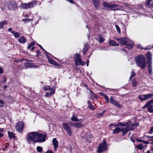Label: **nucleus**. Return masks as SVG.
I'll return each mask as SVG.
<instances>
[{
	"label": "nucleus",
	"mask_w": 153,
	"mask_h": 153,
	"mask_svg": "<svg viewBox=\"0 0 153 153\" xmlns=\"http://www.w3.org/2000/svg\"><path fill=\"white\" fill-rule=\"evenodd\" d=\"M47 135L46 133L42 134L37 131L31 132L27 135L26 140L29 144H34L38 142H42L45 141Z\"/></svg>",
	"instance_id": "f257e3e1"
},
{
	"label": "nucleus",
	"mask_w": 153,
	"mask_h": 153,
	"mask_svg": "<svg viewBox=\"0 0 153 153\" xmlns=\"http://www.w3.org/2000/svg\"><path fill=\"white\" fill-rule=\"evenodd\" d=\"M137 65L142 69H144L146 65V59L143 55H138L134 58Z\"/></svg>",
	"instance_id": "f03ea898"
},
{
	"label": "nucleus",
	"mask_w": 153,
	"mask_h": 153,
	"mask_svg": "<svg viewBox=\"0 0 153 153\" xmlns=\"http://www.w3.org/2000/svg\"><path fill=\"white\" fill-rule=\"evenodd\" d=\"M37 2V1L34 0L30 3H22L19 7L25 9L32 8L36 6Z\"/></svg>",
	"instance_id": "7ed1b4c3"
},
{
	"label": "nucleus",
	"mask_w": 153,
	"mask_h": 153,
	"mask_svg": "<svg viewBox=\"0 0 153 153\" xmlns=\"http://www.w3.org/2000/svg\"><path fill=\"white\" fill-rule=\"evenodd\" d=\"M146 56L147 59L148 65L149 66L148 71L149 74L151 75L152 73V54L150 52H148L146 53Z\"/></svg>",
	"instance_id": "20e7f679"
},
{
	"label": "nucleus",
	"mask_w": 153,
	"mask_h": 153,
	"mask_svg": "<svg viewBox=\"0 0 153 153\" xmlns=\"http://www.w3.org/2000/svg\"><path fill=\"white\" fill-rule=\"evenodd\" d=\"M107 145L105 141L100 143L98 147L97 152L98 153L106 151L107 149Z\"/></svg>",
	"instance_id": "39448f33"
},
{
	"label": "nucleus",
	"mask_w": 153,
	"mask_h": 153,
	"mask_svg": "<svg viewBox=\"0 0 153 153\" xmlns=\"http://www.w3.org/2000/svg\"><path fill=\"white\" fill-rule=\"evenodd\" d=\"M74 60L76 65H81L82 66L85 64V62L82 61L80 56L78 54L76 53L75 54Z\"/></svg>",
	"instance_id": "423d86ee"
},
{
	"label": "nucleus",
	"mask_w": 153,
	"mask_h": 153,
	"mask_svg": "<svg viewBox=\"0 0 153 153\" xmlns=\"http://www.w3.org/2000/svg\"><path fill=\"white\" fill-rule=\"evenodd\" d=\"M153 96V94L149 93L147 94L139 95V99L141 101H145L151 98Z\"/></svg>",
	"instance_id": "0eeeda50"
},
{
	"label": "nucleus",
	"mask_w": 153,
	"mask_h": 153,
	"mask_svg": "<svg viewBox=\"0 0 153 153\" xmlns=\"http://www.w3.org/2000/svg\"><path fill=\"white\" fill-rule=\"evenodd\" d=\"M63 127L64 129L66 131L67 134L70 136L72 135V133L70 128V125L67 123H63Z\"/></svg>",
	"instance_id": "6e6552de"
},
{
	"label": "nucleus",
	"mask_w": 153,
	"mask_h": 153,
	"mask_svg": "<svg viewBox=\"0 0 153 153\" xmlns=\"http://www.w3.org/2000/svg\"><path fill=\"white\" fill-rule=\"evenodd\" d=\"M45 53L46 54V56L47 57L48 61L50 64L55 65H58V63L55 61L53 60L51 58V56H52L51 54L47 52H45Z\"/></svg>",
	"instance_id": "1a4fd4ad"
},
{
	"label": "nucleus",
	"mask_w": 153,
	"mask_h": 153,
	"mask_svg": "<svg viewBox=\"0 0 153 153\" xmlns=\"http://www.w3.org/2000/svg\"><path fill=\"white\" fill-rule=\"evenodd\" d=\"M24 124L22 122H19L16 126V129L19 132H22L24 127Z\"/></svg>",
	"instance_id": "9d476101"
},
{
	"label": "nucleus",
	"mask_w": 153,
	"mask_h": 153,
	"mask_svg": "<svg viewBox=\"0 0 153 153\" xmlns=\"http://www.w3.org/2000/svg\"><path fill=\"white\" fill-rule=\"evenodd\" d=\"M117 41H119V43L122 45H125L128 40V39L126 37L114 38Z\"/></svg>",
	"instance_id": "9b49d317"
},
{
	"label": "nucleus",
	"mask_w": 153,
	"mask_h": 153,
	"mask_svg": "<svg viewBox=\"0 0 153 153\" xmlns=\"http://www.w3.org/2000/svg\"><path fill=\"white\" fill-rule=\"evenodd\" d=\"M126 123L127 125H126V126L128 127L130 131L135 128L138 126L137 123H132L130 122H127Z\"/></svg>",
	"instance_id": "f8f14e48"
},
{
	"label": "nucleus",
	"mask_w": 153,
	"mask_h": 153,
	"mask_svg": "<svg viewBox=\"0 0 153 153\" xmlns=\"http://www.w3.org/2000/svg\"><path fill=\"white\" fill-rule=\"evenodd\" d=\"M127 125L126 123H121L119 122L117 124H111L109 125V126L110 128L111 129L112 128L111 127L112 126H114L115 127L117 126H126V125Z\"/></svg>",
	"instance_id": "ddd939ff"
},
{
	"label": "nucleus",
	"mask_w": 153,
	"mask_h": 153,
	"mask_svg": "<svg viewBox=\"0 0 153 153\" xmlns=\"http://www.w3.org/2000/svg\"><path fill=\"white\" fill-rule=\"evenodd\" d=\"M125 45H126V47L128 49H131L132 48L133 46V43L132 41H130L128 39V41Z\"/></svg>",
	"instance_id": "4468645a"
},
{
	"label": "nucleus",
	"mask_w": 153,
	"mask_h": 153,
	"mask_svg": "<svg viewBox=\"0 0 153 153\" xmlns=\"http://www.w3.org/2000/svg\"><path fill=\"white\" fill-rule=\"evenodd\" d=\"M53 144L54 146V149L56 150L57 148L58 147V143L56 138H54L52 140Z\"/></svg>",
	"instance_id": "2eb2a0df"
},
{
	"label": "nucleus",
	"mask_w": 153,
	"mask_h": 153,
	"mask_svg": "<svg viewBox=\"0 0 153 153\" xmlns=\"http://www.w3.org/2000/svg\"><path fill=\"white\" fill-rule=\"evenodd\" d=\"M10 5L12 7L14 10L16 9L18 6L17 3L14 1H11L10 3Z\"/></svg>",
	"instance_id": "dca6fc26"
},
{
	"label": "nucleus",
	"mask_w": 153,
	"mask_h": 153,
	"mask_svg": "<svg viewBox=\"0 0 153 153\" xmlns=\"http://www.w3.org/2000/svg\"><path fill=\"white\" fill-rule=\"evenodd\" d=\"M92 2L95 8H97L99 6L100 0H93Z\"/></svg>",
	"instance_id": "f3484780"
},
{
	"label": "nucleus",
	"mask_w": 153,
	"mask_h": 153,
	"mask_svg": "<svg viewBox=\"0 0 153 153\" xmlns=\"http://www.w3.org/2000/svg\"><path fill=\"white\" fill-rule=\"evenodd\" d=\"M121 131H122L123 133V135L124 136L129 131H130L128 127L126 126V128H121Z\"/></svg>",
	"instance_id": "a211bd4d"
},
{
	"label": "nucleus",
	"mask_w": 153,
	"mask_h": 153,
	"mask_svg": "<svg viewBox=\"0 0 153 153\" xmlns=\"http://www.w3.org/2000/svg\"><path fill=\"white\" fill-rule=\"evenodd\" d=\"M18 41L20 43H25L26 42L27 40L24 37L22 36L18 39Z\"/></svg>",
	"instance_id": "6ab92c4d"
},
{
	"label": "nucleus",
	"mask_w": 153,
	"mask_h": 153,
	"mask_svg": "<svg viewBox=\"0 0 153 153\" xmlns=\"http://www.w3.org/2000/svg\"><path fill=\"white\" fill-rule=\"evenodd\" d=\"M71 119L72 121H80L81 122H82L83 121V120L82 119H79L78 120L77 118L76 117H75V115L74 114H73L72 116V117L71 118Z\"/></svg>",
	"instance_id": "aec40b11"
},
{
	"label": "nucleus",
	"mask_w": 153,
	"mask_h": 153,
	"mask_svg": "<svg viewBox=\"0 0 153 153\" xmlns=\"http://www.w3.org/2000/svg\"><path fill=\"white\" fill-rule=\"evenodd\" d=\"M71 125V126H74L76 128H78L81 127H84L85 126L84 124L80 123H74V124H72Z\"/></svg>",
	"instance_id": "412c9836"
},
{
	"label": "nucleus",
	"mask_w": 153,
	"mask_h": 153,
	"mask_svg": "<svg viewBox=\"0 0 153 153\" xmlns=\"http://www.w3.org/2000/svg\"><path fill=\"white\" fill-rule=\"evenodd\" d=\"M7 24V22L5 20L0 22V29H2L4 26L6 25Z\"/></svg>",
	"instance_id": "4be33fe9"
},
{
	"label": "nucleus",
	"mask_w": 153,
	"mask_h": 153,
	"mask_svg": "<svg viewBox=\"0 0 153 153\" xmlns=\"http://www.w3.org/2000/svg\"><path fill=\"white\" fill-rule=\"evenodd\" d=\"M118 5L117 4H109L108 8H110L112 10H116L117 9H114V8L115 7H118Z\"/></svg>",
	"instance_id": "5701e85b"
},
{
	"label": "nucleus",
	"mask_w": 153,
	"mask_h": 153,
	"mask_svg": "<svg viewBox=\"0 0 153 153\" xmlns=\"http://www.w3.org/2000/svg\"><path fill=\"white\" fill-rule=\"evenodd\" d=\"M121 128L119 127H116L113 130V133L114 134L118 133L119 132L121 131Z\"/></svg>",
	"instance_id": "b1692460"
},
{
	"label": "nucleus",
	"mask_w": 153,
	"mask_h": 153,
	"mask_svg": "<svg viewBox=\"0 0 153 153\" xmlns=\"http://www.w3.org/2000/svg\"><path fill=\"white\" fill-rule=\"evenodd\" d=\"M88 106L90 109L92 110H94L95 109V108L93 107L91 102L88 101Z\"/></svg>",
	"instance_id": "393cba45"
},
{
	"label": "nucleus",
	"mask_w": 153,
	"mask_h": 153,
	"mask_svg": "<svg viewBox=\"0 0 153 153\" xmlns=\"http://www.w3.org/2000/svg\"><path fill=\"white\" fill-rule=\"evenodd\" d=\"M148 111L149 112L153 113V105H149L148 108Z\"/></svg>",
	"instance_id": "a878e982"
},
{
	"label": "nucleus",
	"mask_w": 153,
	"mask_h": 153,
	"mask_svg": "<svg viewBox=\"0 0 153 153\" xmlns=\"http://www.w3.org/2000/svg\"><path fill=\"white\" fill-rule=\"evenodd\" d=\"M8 136L10 139L14 138L15 137L14 134L12 132H8Z\"/></svg>",
	"instance_id": "bb28decb"
},
{
	"label": "nucleus",
	"mask_w": 153,
	"mask_h": 153,
	"mask_svg": "<svg viewBox=\"0 0 153 153\" xmlns=\"http://www.w3.org/2000/svg\"><path fill=\"white\" fill-rule=\"evenodd\" d=\"M132 83L133 86L135 87L138 84V82L135 80V78H134L132 81Z\"/></svg>",
	"instance_id": "cd10ccee"
},
{
	"label": "nucleus",
	"mask_w": 153,
	"mask_h": 153,
	"mask_svg": "<svg viewBox=\"0 0 153 153\" xmlns=\"http://www.w3.org/2000/svg\"><path fill=\"white\" fill-rule=\"evenodd\" d=\"M113 104L116 107H118L120 108H121V105L119 104L116 101Z\"/></svg>",
	"instance_id": "c85d7f7f"
},
{
	"label": "nucleus",
	"mask_w": 153,
	"mask_h": 153,
	"mask_svg": "<svg viewBox=\"0 0 153 153\" xmlns=\"http://www.w3.org/2000/svg\"><path fill=\"white\" fill-rule=\"evenodd\" d=\"M116 42V41L112 40H110L109 42V45L113 46H114Z\"/></svg>",
	"instance_id": "c756f323"
},
{
	"label": "nucleus",
	"mask_w": 153,
	"mask_h": 153,
	"mask_svg": "<svg viewBox=\"0 0 153 153\" xmlns=\"http://www.w3.org/2000/svg\"><path fill=\"white\" fill-rule=\"evenodd\" d=\"M32 20V19H30L29 18L23 19L22 20V21L24 22L25 23H26L27 22H30L31 20Z\"/></svg>",
	"instance_id": "7c9ffc66"
},
{
	"label": "nucleus",
	"mask_w": 153,
	"mask_h": 153,
	"mask_svg": "<svg viewBox=\"0 0 153 153\" xmlns=\"http://www.w3.org/2000/svg\"><path fill=\"white\" fill-rule=\"evenodd\" d=\"M13 34L14 37L16 38H18L20 36V35L19 33L16 32L14 31Z\"/></svg>",
	"instance_id": "2f4dec72"
},
{
	"label": "nucleus",
	"mask_w": 153,
	"mask_h": 153,
	"mask_svg": "<svg viewBox=\"0 0 153 153\" xmlns=\"http://www.w3.org/2000/svg\"><path fill=\"white\" fill-rule=\"evenodd\" d=\"M37 151L38 152H41L43 150L42 148L41 147L38 146L36 147Z\"/></svg>",
	"instance_id": "473e14b6"
},
{
	"label": "nucleus",
	"mask_w": 153,
	"mask_h": 153,
	"mask_svg": "<svg viewBox=\"0 0 153 153\" xmlns=\"http://www.w3.org/2000/svg\"><path fill=\"white\" fill-rule=\"evenodd\" d=\"M110 103L112 104H113L116 101H115L114 100V97L112 96H111L110 97Z\"/></svg>",
	"instance_id": "72a5a7b5"
},
{
	"label": "nucleus",
	"mask_w": 153,
	"mask_h": 153,
	"mask_svg": "<svg viewBox=\"0 0 153 153\" xmlns=\"http://www.w3.org/2000/svg\"><path fill=\"white\" fill-rule=\"evenodd\" d=\"M115 26V27H116V30H117V32L119 33H120L121 31H120V28L118 26V25H116Z\"/></svg>",
	"instance_id": "f704fd0d"
},
{
	"label": "nucleus",
	"mask_w": 153,
	"mask_h": 153,
	"mask_svg": "<svg viewBox=\"0 0 153 153\" xmlns=\"http://www.w3.org/2000/svg\"><path fill=\"white\" fill-rule=\"evenodd\" d=\"M135 75L136 74L133 71H132L131 72V74L129 78V80H130L133 77L135 76Z\"/></svg>",
	"instance_id": "c9c22d12"
},
{
	"label": "nucleus",
	"mask_w": 153,
	"mask_h": 153,
	"mask_svg": "<svg viewBox=\"0 0 153 153\" xmlns=\"http://www.w3.org/2000/svg\"><path fill=\"white\" fill-rule=\"evenodd\" d=\"M102 4L104 7L108 8L109 4L107 3L104 2Z\"/></svg>",
	"instance_id": "e433bc0d"
},
{
	"label": "nucleus",
	"mask_w": 153,
	"mask_h": 153,
	"mask_svg": "<svg viewBox=\"0 0 153 153\" xmlns=\"http://www.w3.org/2000/svg\"><path fill=\"white\" fill-rule=\"evenodd\" d=\"M136 147L140 150H142L144 147L141 144L138 145L136 146Z\"/></svg>",
	"instance_id": "4c0bfd02"
},
{
	"label": "nucleus",
	"mask_w": 153,
	"mask_h": 153,
	"mask_svg": "<svg viewBox=\"0 0 153 153\" xmlns=\"http://www.w3.org/2000/svg\"><path fill=\"white\" fill-rule=\"evenodd\" d=\"M50 91L49 93V95L51 96L52 94H53L55 93V90L51 88V90L49 91Z\"/></svg>",
	"instance_id": "58836bf2"
},
{
	"label": "nucleus",
	"mask_w": 153,
	"mask_h": 153,
	"mask_svg": "<svg viewBox=\"0 0 153 153\" xmlns=\"http://www.w3.org/2000/svg\"><path fill=\"white\" fill-rule=\"evenodd\" d=\"M51 88L49 86H44V89L45 91H50L51 90Z\"/></svg>",
	"instance_id": "ea45409f"
},
{
	"label": "nucleus",
	"mask_w": 153,
	"mask_h": 153,
	"mask_svg": "<svg viewBox=\"0 0 153 153\" xmlns=\"http://www.w3.org/2000/svg\"><path fill=\"white\" fill-rule=\"evenodd\" d=\"M35 44V43L34 42H30V44L28 45L27 48L30 49L31 47L33 46Z\"/></svg>",
	"instance_id": "a19ab883"
},
{
	"label": "nucleus",
	"mask_w": 153,
	"mask_h": 153,
	"mask_svg": "<svg viewBox=\"0 0 153 153\" xmlns=\"http://www.w3.org/2000/svg\"><path fill=\"white\" fill-rule=\"evenodd\" d=\"M105 39L104 38H103L102 37H101L99 39V42L100 43H101L103 42Z\"/></svg>",
	"instance_id": "79ce46f5"
},
{
	"label": "nucleus",
	"mask_w": 153,
	"mask_h": 153,
	"mask_svg": "<svg viewBox=\"0 0 153 153\" xmlns=\"http://www.w3.org/2000/svg\"><path fill=\"white\" fill-rule=\"evenodd\" d=\"M105 100L107 103H108L109 102V99L108 97V96L106 95L105 97H104Z\"/></svg>",
	"instance_id": "37998d69"
},
{
	"label": "nucleus",
	"mask_w": 153,
	"mask_h": 153,
	"mask_svg": "<svg viewBox=\"0 0 153 153\" xmlns=\"http://www.w3.org/2000/svg\"><path fill=\"white\" fill-rule=\"evenodd\" d=\"M150 105V104L149 103V102H148L146 104L144 105V106L143 107V109L145 108L146 107H149V105Z\"/></svg>",
	"instance_id": "c03bdc74"
},
{
	"label": "nucleus",
	"mask_w": 153,
	"mask_h": 153,
	"mask_svg": "<svg viewBox=\"0 0 153 153\" xmlns=\"http://www.w3.org/2000/svg\"><path fill=\"white\" fill-rule=\"evenodd\" d=\"M8 31L11 32L13 34L15 31L13 30L11 28H10L8 29Z\"/></svg>",
	"instance_id": "a18cd8bd"
},
{
	"label": "nucleus",
	"mask_w": 153,
	"mask_h": 153,
	"mask_svg": "<svg viewBox=\"0 0 153 153\" xmlns=\"http://www.w3.org/2000/svg\"><path fill=\"white\" fill-rule=\"evenodd\" d=\"M100 94L102 96L104 97H105L106 95L105 94L102 92L100 93Z\"/></svg>",
	"instance_id": "49530a36"
},
{
	"label": "nucleus",
	"mask_w": 153,
	"mask_h": 153,
	"mask_svg": "<svg viewBox=\"0 0 153 153\" xmlns=\"http://www.w3.org/2000/svg\"><path fill=\"white\" fill-rule=\"evenodd\" d=\"M30 65V63H25V66L26 68H27L28 66Z\"/></svg>",
	"instance_id": "de8ad7c7"
},
{
	"label": "nucleus",
	"mask_w": 153,
	"mask_h": 153,
	"mask_svg": "<svg viewBox=\"0 0 153 153\" xmlns=\"http://www.w3.org/2000/svg\"><path fill=\"white\" fill-rule=\"evenodd\" d=\"M152 132H153V126L151 127L150 131L149 132V134H151Z\"/></svg>",
	"instance_id": "09e8293b"
},
{
	"label": "nucleus",
	"mask_w": 153,
	"mask_h": 153,
	"mask_svg": "<svg viewBox=\"0 0 153 153\" xmlns=\"http://www.w3.org/2000/svg\"><path fill=\"white\" fill-rule=\"evenodd\" d=\"M4 73V71L3 69L0 67V74H2Z\"/></svg>",
	"instance_id": "8fccbe9b"
},
{
	"label": "nucleus",
	"mask_w": 153,
	"mask_h": 153,
	"mask_svg": "<svg viewBox=\"0 0 153 153\" xmlns=\"http://www.w3.org/2000/svg\"><path fill=\"white\" fill-rule=\"evenodd\" d=\"M148 102H149L150 104L151 103H153V98L150 100Z\"/></svg>",
	"instance_id": "3c124183"
},
{
	"label": "nucleus",
	"mask_w": 153,
	"mask_h": 153,
	"mask_svg": "<svg viewBox=\"0 0 153 153\" xmlns=\"http://www.w3.org/2000/svg\"><path fill=\"white\" fill-rule=\"evenodd\" d=\"M45 153H53V152L52 151L49 150L47 151Z\"/></svg>",
	"instance_id": "603ef678"
},
{
	"label": "nucleus",
	"mask_w": 153,
	"mask_h": 153,
	"mask_svg": "<svg viewBox=\"0 0 153 153\" xmlns=\"http://www.w3.org/2000/svg\"><path fill=\"white\" fill-rule=\"evenodd\" d=\"M49 94H50V93H49V92L46 93V94H45V97H48L49 96H50L49 95Z\"/></svg>",
	"instance_id": "864d4df0"
},
{
	"label": "nucleus",
	"mask_w": 153,
	"mask_h": 153,
	"mask_svg": "<svg viewBox=\"0 0 153 153\" xmlns=\"http://www.w3.org/2000/svg\"><path fill=\"white\" fill-rule=\"evenodd\" d=\"M38 45L39 46V47H40L45 52H47L40 45Z\"/></svg>",
	"instance_id": "5fc2aeb1"
},
{
	"label": "nucleus",
	"mask_w": 153,
	"mask_h": 153,
	"mask_svg": "<svg viewBox=\"0 0 153 153\" xmlns=\"http://www.w3.org/2000/svg\"><path fill=\"white\" fill-rule=\"evenodd\" d=\"M8 146H7V145H6V146L4 147L3 148V150H5L6 149H7L8 148Z\"/></svg>",
	"instance_id": "6e6d98bb"
},
{
	"label": "nucleus",
	"mask_w": 153,
	"mask_h": 153,
	"mask_svg": "<svg viewBox=\"0 0 153 153\" xmlns=\"http://www.w3.org/2000/svg\"><path fill=\"white\" fill-rule=\"evenodd\" d=\"M0 104H4V102L1 100V99H0Z\"/></svg>",
	"instance_id": "4d7b16f0"
},
{
	"label": "nucleus",
	"mask_w": 153,
	"mask_h": 153,
	"mask_svg": "<svg viewBox=\"0 0 153 153\" xmlns=\"http://www.w3.org/2000/svg\"><path fill=\"white\" fill-rule=\"evenodd\" d=\"M69 2L70 3H74V1L73 0H70L69 1Z\"/></svg>",
	"instance_id": "13d9d810"
},
{
	"label": "nucleus",
	"mask_w": 153,
	"mask_h": 153,
	"mask_svg": "<svg viewBox=\"0 0 153 153\" xmlns=\"http://www.w3.org/2000/svg\"><path fill=\"white\" fill-rule=\"evenodd\" d=\"M4 131L3 129L2 128H0V132H3Z\"/></svg>",
	"instance_id": "bf43d9fd"
},
{
	"label": "nucleus",
	"mask_w": 153,
	"mask_h": 153,
	"mask_svg": "<svg viewBox=\"0 0 153 153\" xmlns=\"http://www.w3.org/2000/svg\"><path fill=\"white\" fill-rule=\"evenodd\" d=\"M151 1L152 0H149L148 2H147V4L149 5Z\"/></svg>",
	"instance_id": "052dcab7"
},
{
	"label": "nucleus",
	"mask_w": 153,
	"mask_h": 153,
	"mask_svg": "<svg viewBox=\"0 0 153 153\" xmlns=\"http://www.w3.org/2000/svg\"><path fill=\"white\" fill-rule=\"evenodd\" d=\"M36 52L37 55H38L40 53V52L39 50L37 51Z\"/></svg>",
	"instance_id": "680f3d73"
},
{
	"label": "nucleus",
	"mask_w": 153,
	"mask_h": 153,
	"mask_svg": "<svg viewBox=\"0 0 153 153\" xmlns=\"http://www.w3.org/2000/svg\"><path fill=\"white\" fill-rule=\"evenodd\" d=\"M86 52L87 50H86L85 51V50H84L83 51L82 53L83 54L85 55Z\"/></svg>",
	"instance_id": "e2e57ef3"
},
{
	"label": "nucleus",
	"mask_w": 153,
	"mask_h": 153,
	"mask_svg": "<svg viewBox=\"0 0 153 153\" xmlns=\"http://www.w3.org/2000/svg\"><path fill=\"white\" fill-rule=\"evenodd\" d=\"M35 48V47H33L31 48V51H33V49Z\"/></svg>",
	"instance_id": "0e129e2a"
},
{
	"label": "nucleus",
	"mask_w": 153,
	"mask_h": 153,
	"mask_svg": "<svg viewBox=\"0 0 153 153\" xmlns=\"http://www.w3.org/2000/svg\"><path fill=\"white\" fill-rule=\"evenodd\" d=\"M3 136V134L2 133H0V137H1Z\"/></svg>",
	"instance_id": "69168bd1"
},
{
	"label": "nucleus",
	"mask_w": 153,
	"mask_h": 153,
	"mask_svg": "<svg viewBox=\"0 0 153 153\" xmlns=\"http://www.w3.org/2000/svg\"><path fill=\"white\" fill-rule=\"evenodd\" d=\"M24 60H25V59H20V61L21 62L23 61Z\"/></svg>",
	"instance_id": "338daca9"
},
{
	"label": "nucleus",
	"mask_w": 153,
	"mask_h": 153,
	"mask_svg": "<svg viewBox=\"0 0 153 153\" xmlns=\"http://www.w3.org/2000/svg\"><path fill=\"white\" fill-rule=\"evenodd\" d=\"M150 138H151V139L150 140H153V136H150Z\"/></svg>",
	"instance_id": "774afa93"
}]
</instances>
